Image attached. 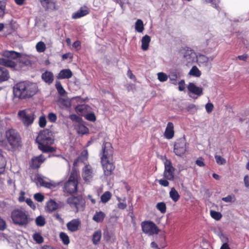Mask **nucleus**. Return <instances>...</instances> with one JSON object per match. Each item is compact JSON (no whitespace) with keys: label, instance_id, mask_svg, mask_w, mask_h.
Returning a JSON list of instances; mask_svg holds the SVG:
<instances>
[{"label":"nucleus","instance_id":"1","mask_svg":"<svg viewBox=\"0 0 249 249\" xmlns=\"http://www.w3.org/2000/svg\"><path fill=\"white\" fill-rule=\"evenodd\" d=\"M37 91L36 84L26 81L17 83L13 89L15 96L20 99L30 98L35 95Z\"/></svg>","mask_w":249,"mask_h":249},{"label":"nucleus","instance_id":"2","mask_svg":"<svg viewBox=\"0 0 249 249\" xmlns=\"http://www.w3.org/2000/svg\"><path fill=\"white\" fill-rule=\"evenodd\" d=\"M53 132L46 129L41 131L36 138L38 144V148L44 153H52L55 151L56 148L51 145L54 143V138Z\"/></svg>","mask_w":249,"mask_h":249},{"label":"nucleus","instance_id":"3","mask_svg":"<svg viewBox=\"0 0 249 249\" xmlns=\"http://www.w3.org/2000/svg\"><path fill=\"white\" fill-rule=\"evenodd\" d=\"M3 57L0 58V65L11 68H14L17 64L15 61L21 57V53L13 51H5L2 53Z\"/></svg>","mask_w":249,"mask_h":249},{"label":"nucleus","instance_id":"4","mask_svg":"<svg viewBox=\"0 0 249 249\" xmlns=\"http://www.w3.org/2000/svg\"><path fill=\"white\" fill-rule=\"evenodd\" d=\"M5 137L12 148L15 149L21 146V138L19 133L17 130L11 128L6 130Z\"/></svg>","mask_w":249,"mask_h":249},{"label":"nucleus","instance_id":"5","mask_svg":"<svg viewBox=\"0 0 249 249\" xmlns=\"http://www.w3.org/2000/svg\"><path fill=\"white\" fill-rule=\"evenodd\" d=\"M18 116L24 126L27 127L33 124L36 118L35 112L28 108L19 110L18 113Z\"/></svg>","mask_w":249,"mask_h":249},{"label":"nucleus","instance_id":"6","mask_svg":"<svg viewBox=\"0 0 249 249\" xmlns=\"http://www.w3.org/2000/svg\"><path fill=\"white\" fill-rule=\"evenodd\" d=\"M78 173L73 169L70 175L69 180L64 184V191L69 194H72L77 191L78 183Z\"/></svg>","mask_w":249,"mask_h":249},{"label":"nucleus","instance_id":"7","mask_svg":"<svg viewBox=\"0 0 249 249\" xmlns=\"http://www.w3.org/2000/svg\"><path fill=\"white\" fill-rule=\"evenodd\" d=\"M13 222L19 226H26L29 223V219L25 212L21 210H15L11 213Z\"/></svg>","mask_w":249,"mask_h":249},{"label":"nucleus","instance_id":"8","mask_svg":"<svg viewBox=\"0 0 249 249\" xmlns=\"http://www.w3.org/2000/svg\"><path fill=\"white\" fill-rule=\"evenodd\" d=\"M141 226L142 232L148 236L157 234L160 231V230L156 224L150 220H145L142 222L141 223Z\"/></svg>","mask_w":249,"mask_h":249},{"label":"nucleus","instance_id":"9","mask_svg":"<svg viewBox=\"0 0 249 249\" xmlns=\"http://www.w3.org/2000/svg\"><path fill=\"white\" fill-rule=\"evenodd\" d=\"M187 143L184 135L177 139L174 143V152L176 156H182L187 151Z\"/></svg>","mask_w":249,"mask_h":249},{"label":"nucleus","instance_id":"10","mask_svg":"<svg viewBox=\"0 0 249 249\" xmlns=\"http://www.w3.org/2000/svg\"><path fill=\"white\" fill-rule=\"evenodd\" d=\"M67 203L72 209L77 211H83L85 206V200L81 196H71L67 199Z\"/></svg>","mask_w":249,"mask_h":249},{"label":"nucleus","instance_id":"11","mask_svg":"<svg viewBox=\"0 0 249 249\" xmlns=\"http://www.w3.org/2000/svg\"><path fill=\"white\" fill-rule=\"evenodd\" d=\"M175 168L172 166L170 160L166 159L164 161V170L163 173V178L170 181L175 179Z\"/></svg>","mask_w":249,"mask_h":249},{"label":"nucleus","instance_id":"12","mask_svg":"<svg viewBox=\"0 0 249 249\" xmlns=\"http://www.w3.org/2000/svg\"><path fill=\"white\" fill-rule=\"evenodd\" d=\"M94 172L89 165H85L83 168L82 176L85 182H90L93 178Z\"/></svg>","mask_w":249,"mask_h":249},{"label":"nucleus","instance_id":"13","mask_svg":"<svg viewBox=\"0 0 249 249\" xmlns=\"http://www.w3.org/2000/svg\"><path fill=\"white\" fill-rule=\"evenodd\" d=\"M196 54L195 52L188 48L185 51L183 57L186 59L188 63H192L194 62L196 59Z\"/></svg>","mask_w":249,"mask_h":249},{"label":"nucleus","instance_id":"14","mask_svg":"<svg viewBox=\"0 0 249 249\" xmlns=\"http://www.w3.org/2000/svg\"><path fill=\"white\" fill-rule=\"evenodd\" d=\"M43 8L46 11L56 10V3L53 0H39Z\"/></svg>","mask_w":249,"mask_h":249},{"label":"nucleus","instance_id":"15","mask_svg":"<svg viewBox=\"0 0 249 249\" xmlns=\"http://www.w3.org/2000/svg\"><path fill=\"white\" fill-rule=\"evenodd\" d=\"M187 89L189 92L194 94L200 96L203 94V89L201 87H197L194 83H190Z\"/></svg>","mask_w":249,"mask_h":249},{"label":"nucleus","instance_id":"16","mask_svg":"<svg viewBox=\"0 0 249 249\" xmlns=\"http://www.w3.org/2000/svg\"><path fill=\"white\" fill-rule=\"evenodd\" d=\"M89 13V10L87 6L81 7L79 10L72 14V18H79L88 15Z\"/></svg>","mask_w":249,"mask_h":249},{"label":"nucleus","instance_id":"17","mask_svg":"<svg viewBox=\"0 0 249 249\" xmlns=\"http://www.w3.org/2000/svg\"><path fill=\"white\" fill-rule=\"evenodd\" d=\"M80 224L79 219H73L67 224V227L70 231L75 232L78 230Z\"/></svg>","mask_w":249,"mask_h":249},{"label":"nucleus","instance_id":"18","mask_svg":"<svg viewBox=\"0 0 249 249\" xmlns=\"http://www.w3.org/2000/svg\"><path fill=\"white\" fill-rule=\"evenodd\" d=\"M36 183H39L40 185L48 188H51L53 186L52 184L48 178L40 175L36 176Z\"/></svg>","mask_w":249,"mask_h":249},{"label":"nucleus","instance_id":"19","mask_svg":"<svg viewBox=\"0 0 249 249\" xmlns=\"http://www.w3.org/2000/svg\"><path fill=\"white\" fill-rule=\"evenodd\" d=\"M174 124L172 122H169L164 132V137L168 140L172 139L175 134Z\"/></svg>","mask_w":249,"mask_h":249},{"label":"nucleus","instance_id":"20","mask_svg":"<svg viewBox=\"0 0 249 249\" xmlns=\"http://www.w3.org/2000/svg\"><path fill=\"white\" fill-rule=\"evenodd\" d=\"M72 72L70 69H63L59 72L56 78L58 79H69L72 77Z\"/></svg>","mask_w":249,"mask_h":249},{"label":"nucleus","instance_id":"21","mask_svg":"<svg viewBox=\"0 0 249 249\" xmlns=\"http://www.w3.org/2000/svg\"><path fill=\"white\" fill-rule=\"evenodd\" d=\"M41 78L44 82L50 85L54 80V75L52 72L46 71L42 74Z\"/></svg>","mask_w":249,"mask_h":249},{"label":"nucleus","instance_id":"22","mask_svg":"<svg viewBox=\"0 0 249 249\" xmlns=\"http://www.w3.org/2000/svg\"><path fill=\"white\" fill-rule=\"evenodd\" d=\"M58 207V204L54 200L50 199L46 203L45 210L49 213H52L56 210Z\"/></svg>","mask_w":249,"mask_h":249},{"label":"nucleus","instance_id":"23","mask_svg":"<svg viewBox=\"0 0 249 249\" xmlns=\"http://www.w3.org/2000/svg\"><path fill=\"white\" fill-rule=\"evenodd\" d=\"M43 158V157H34L31 160V166L35 168H38L45 160Z\"/></svg>","mask_w":249,"mask_h":249},{"label":"nucleus","instance_id":"24","mask_svg":"<svg viewBox=\"0 0 249 249\" xmlns=\"http://www.w3.org/2000/svg\"><path fill=\"white\" fill-rule=\"evenodd\" d=\"M9 77L8 71L5 68L0 67V83L8 80Z\"/></svg>","mask_w":249,"mask_h":249},{"label":"nucleus","instance_id":"25","mask_svg":"<svg viewBox=\"0 0 249 249\" xmlns=\"http://www.w3.org/2000/svg\"><path fill=\"white\" fill-rule=\"evenodd\" d=\"M151 38L148 35H145L142 39L141 48L143 51H147L148 49Z\"/></svg>","mask_w":249,"mask_h":249},{"label":"nucleus","instance_id":"26","mask_svg":"<svg viewBox=\"0 0 249 249\" xmlns=\"http://www.w3.org/2000/svg\"><path fill=\"white\" fill-rule=\"evenodd\" d=\"M108 158V157H102L101 158L102 165L104 171V173L106 176H108L109 174V170L108 169L109 160Z\"/></svg>","mask_w":249,"mask_h":249},{"label":"nucleus","instance_id":"27","mask_svg":"<svg viewBox=\"0 0 249 249\" xmlns=\"http://www.w3.org/2000/svg\"><path fill=\"white\" fill-rule=\"evenodd\" d=\"M196 58L198 63L206 65L210 60L211 61L213 60V57L209 58L204 54H199L197 55Z\"/></svg>","mask_w":249,"mask_h":249},{"label":"nucleus","instance_id":"28","mask_svg":"<svg viewBox=\"0 0 249 249\" xmlns=\"http://www.w3.org/2000/svg\"><path fill=\"white\" fill-rule=\"evenodd\" d=\"M101 231L100 230L96 231L92 235V241L94 245H97L101 240Z\"/></svg>","mask_w":249,"mask_h":249},{"label":"nucleus","instance_id":"29","mask_svg":"<svg viewBox=\"0 0 249 249\" xmlns=\"http://www.w3.org/2000/svg\"><path fill=\"white\" fill-rule=\"evenodd\" d=\"M169 196L173 201L175 202L178 201L180 197L178 193L174 188L171 189L169 192Z\"/></svg>","mask_w":249,"mask_h":249},{"label":"nucleus","instance_id":"30","mask_svg":"<svg viewBox=\"0 0 249 249\" xmlns=\"http://www.w3.org/2000/svg\"><path fill=\"white\" fill-rule=\"evenodd\" d=\"M189 74L195 77H200L201 72L196 66H194L190 70Z\"/></svg>","mask_w":249,"mask_h":249},{"label":"nucleus","instance_id":"31","mask_svg":"<svg viewBox=\"0 0 249 249\" xmlns=\"http://www.w3.org/2000/svg\"><path fill=\"white\" fill-rule=\"evenodd\" d=\"M105 214L102 212H96L93 217V220L97 222L102 221L105 217Z\"/></svg>","mask_w":249,"mask_h":249},{"label":"nucleus","instance_id":"32","mask_svg":"<svg viewBox=\"0 0 249 249\" xmlns=\"http://www.w3.org/2000/svg\"><path fill=\"white\" fill-rule=\"evenodd\" d=\"M135 30L139 33H142L144 30V26L142 20L139 19L135 23Z\"/></svg>","mask_w":249,"mask_h":249},{"label":"nucleus","instance_id":"33","mask_svg":"<svg viewBox=\"0 0 249 249\" xmlns=\"http://www.w3.org/2000/svg\"><path fill=\"white\" fill-rule=\"evenodd\" d=\"M55 86L59 94L61 96H63L66 93V91L63 88L61 82L59 81H57L56 82Z\"/></svg>","mask_w":249,"mask_h":249},{"label":"nucleus","instance_id":"34","mask_svg":"<svg viewBox=\"0 0 249 249\" xmlns=\"http://www.w3.org/2000/svg\"><path fill=\"white\" fill-rule=\"evenodd\" d=\"M36 51L39 53H43L46 49V45L43 41H39L36 44Z\"/></svg>","mask_w":249,"mask_h":249},{"label":"nucleus","instance_id":"35","mask_svg":"<svg viewBox=\"0 0 249 249\" xmlns=\"http://www.w3.org/2000/svg\"><path fill=\"white\" fill-rule=\"evenodd\" d=\"M77 131L78 134L84 135L88 133L89 129L85 125L80 124L78 126Z\"/></svg>","mask_w":249,"mask_h":249},{"label":"nucleus","instance_id":"36","mask_svg":"<svg viewBox=\"0 0 249 249\" xmlns=\"http://www.w3.org/2000/svg\"><path fill=\"white\" fill-rule=\"evenodd\" d=\"M156 208L162 213H164L166 211V204L163 202L158 203L156 205Z\"/></svg>","mask_w":249,"mask_h":249},{"label":"nucleus","instance_id":"37","mask_svg":"<svg viewBox=\"0 0 249 249\" xmlns=\"http://www.w3.org/2000/svg\"><path fill=\"white\" fill-rule=\"evenodd\" d=\"M59 237L65 245H68L70 243V239L68 235L64 232L60 233Z\"/></svg>","mask_w":249,"mask_h":249},{"label":"nucleus","instance_id":"38","mask_svg":"<svg viewBox=\"0 0 249 249\" xmlns=\"http://www.w3.org/2000/svg\"><path fill=\"white\" fill-rule=\"evenodd\" d=\"M169 79L172 82V84L174 85H177V80L178 77V74L175 71L172 72L170 73Z\"/></svg>","mask_w":249,"mask_h":249},{"label":"nucleus","instance_id":"39","mask_svg":"<svg viewBox=\"0 0 249 249\" xmlns=\"http://www.w3.org/2000/svg\"><path fill=\"white\" fill-rule=\"evenodd\" d=\"M210 214L212 217L216 220H220L222 217V214L220 213L213 210L210 211Z\"/></svg>","mask_w":249,"mask_h":249},{"label":"nucleus","instance_id":"40","mask_svg":"<svg viewBox=\"0 0 249 249\" xmlns=\"http://www.w3.org/2000/svg\"><path fill=\"white\" fill-rule=\"evenodd\" d=\"M36 223L38 226H43L45 224V218L42 216H37L36 219Z\"/></svg>","mask_w":249,"mask_h":249},{"label":"nucleus","instance_id":"41","mask_svg":"<svg viewBox=\"0 0 249 249\" xmlns=\"http://www.w3.org/2000/svg\"><path fill=\"white\" fill-rule=\"evenodd\" d=\"M85 118L86 120L91 122H95L96 120V117L93 112L87 113L85 115Z\"/></svg>","mask_w":249,"mask_h":249},{"label":"nucleus","instance_id":"42","mask_svg":"<svg viewBox=\"0 0 249 249\" xmlns=\"http://www.w3.org/2000/svg\"><path fill=\"white\" fill-rule=\"evenodd\" d=\"M33 238L38 244L42 243L43 242V238L39 233H35L33 235Z\"/></svg>","mask_w":249,"mask_h":249},{"label":"nucleus","instance_id":"43","mask_svg":"<svg viewBox=\"0 0 249 249\" xmlns=\"http://www.w3.org/2000/svg\"><path fill=\"white\" fill-rule=\"evenodd\" d=\"M6 2L0 0V17L4 15L6 8Z\"/></svg>","mask_w":249,"mask_h":249},{"label":"nucleus","instance_id":"44","mask_svg":"<svg viewBox=\"0 0 249 249\" xmlns=\"http://www.w3.org/2000/svg\"><path fill=\"white\" fill-rule=\"evenodd\" d=\"M158 78L160 81L165 82L168 79L167 74L163 72H159L158 74Z\"/></svg>","mask_w":249,"mask_h":249},{"label":"nucleus","instance_id":"45","mask_svg":"<svg viewBox=\"0 0 249 249\" xmlns=\"http://www.w3.org/2000/svg\"><path fill=\"white\" fill-rule=\"evenodd\" d=\"M46 125V119L45 116H41L39 119V125L40 127H44Z\"/></svg>","mask_w":249,"mask_h":249},{"label":"nucleus","instance_id":"46","mask_svg":"<svg viewBox=\"0 0 249 249\" xmlns=\"http://www.w3.org/2000/svg\"><path fill=\"white\" fill-rule=\"evenodd\" d=\"M48 119L50 122L55 123L57 120V116L55 113L51 112L48 115Z\"/></svg>","mask_w":249,"mask_h":249},{"label":"nucleus","instance_id":"47","mask_svg":"<svg viewBox=\"0 0 249 249\" xmlns=\"http://www.w3.org/2000/svg\"><path fill=\"white\" fill-rule=\"evenodd\" d=\"M119 203L118 204V207L120 209H124L127 207V204L125 202V198L123 199V202H121V199L118 198Z\"/></svg>","mask_w":249,"mask_h":249},{"label":"nucleus","instance_id":"48","mask_svg":"<svg viewBox=\"0 0 249 249\" xmlns=\"http://www.w3.org/2000/svg\"><path fill=\"white\" fill-rule=\"evenodd\" d=\"M150 246L153 249H160L164 248L166 245H158L157 243L152 242L150 244Z\"/></svg>","mask_w":249,"mask_h":249},{"label":"nucleus","instance_id":"49","mask_svg":"<svg viewBox=\"0 0 249 249\" xmlns=\"http://www.w3.org/2000/svg\"><path fill=\"white\" fill-rule=\"evenodd\" d=\"M222 200L226 202H234L235 198L234 196L229 195L226 197H223Z\"/></svg>","mask_w":249,"mask_h":249},{"label":"nucleus","instance_id":"50","mask_svg":"<svg viewBox=\"0 0 249 249\" xmlns=\"http://www.w3.org/2000/svg\"><path fill=\"white\" fill-rule=\"evenodd\" d=\"M109 200V192H106L101 197V200L103 203H106Z\"/></svg>","mask_w":249,"mask_h":249},{"label":"nucleus","instance_id":"51","mask_svg":"<svg viewBox=\"0 0 249 249\" xmlns=\"http://www.w3.org/2000/svg\"><path fill=\"white\" fill-rule=\"evenodd\" d=\"M168 180V179H165L164 178H163L158 180V182L161 186L164 187H168L169 185Z\"/></svg>","mask_w":249,"mask_h":249},{"label":"nucleus","instance_id":"52","mask_svg":"<svg viewBox=\"0 0 249 249\" xmlns=\"http://www.w3.org/2000/svg\"><path fill=\"white\" fill-rule=\"evenodd\" d=\"M86 106L85 105H82L78 106L76 108V110L77 113H80L81 115H83L84 111L86 110Z\"/></svg>","mask_w":249,"mask_h":249},{"label":"nucleus","instance_id":"53","mask_svg":"<svg viewBox=\"0 0 249 249\" xmlns=\"http://www.w3.org/2000/svg\"><path fill=\"white\" fill-rule=\"evenodd\" d=\"M215 157V160L217 162V163L219 165H222L224 164L226 160L223 158V157Z\"/></svg>","mask_w":249,"mask_h":249},{"label":"nucleus","instance_id":"54","mask_svg":"<svg viewBox=\"0 0 249 249\" xmlns=\"http://www.w3.org/2000/svg\"><path fill=\"white\" fill-rule=\"evenodd\" d=\"M34 198L38 202H42L44 199V196L40 193H36L34 195Z\"/></svg>","mask_w":249,"mask_h":249},{"label":"nucleus","instance_id":"55","mask_svg":"<svg viewBox=\"0 0 249 249\" xmlns=\"http://www.w3.org/2000/svg\"><path fill=\"white\" fill-rule=\"evenodd\" d=\"M213 105L211 103H208L205 106V108L207 113H210L212 112L213 109Z\"/></svg>","mask_w":249,"mask_h":249},{"label":"nucleus","instance_id":"56","mask_svg":"<svg viewBox=\"0 0 249 249\" xmlns=\"http://www.w3.org/2000/svg\"><path fill=\"white\" fill-rule=\"evenodd\" d=\"M185 89V83L184 80H181L178 83V89L179 91H183Z\"/></svg>","mask_w":249,"mask_h":249},{"label":"nucleus","instance_id":"57","mask_svg":"<svg viewBox=\"0 0 249 249\" xmlns=\"http://www.w3.org/2000/svg\"><path fill=\"white\" fill-rule=\"evenodd\" d=\"M205 1L208 3H211L215 8H217L218 4L219 2L218 0H205Z\"/></svg>","mask_w":249,"mask_h":249},{"label":"nucleus","instance_id":"58","mask_svg":"<svg viewBox=\"0 0 249 249\" xmlns=\"http://www.w3.org/2000/svg\"><path fill=\"white\" fill-rule=\"evenodd\" d=\"M26 202L27 204L32 209H35L36 206L34 204L33 201L30 198H27L26 199Z\"/></svg>","mask_w":249,"mask_h":249},{"label":"nucleus","instance_id":"59","mask_svg":"<svg viewBox=\"0 0 249 249\" xmlns=\"http://www.w3.org/2000/svg\"><path fill=\"white\" fill-rule=\"evenodd\" d=\"M117 3H119L120 6L123 8V5L125 3H127L128 2V0H113Z\"/></svg>","mask_w":249,"mask_h":249},{"label":"nucleus","instance_id":"60","mask_svg":"<svg viewBox=\"0 0 249 249\" xmlns=\"http://www.w3.org/2000/svg\"><path fill=\"white\" fill-rule=\"evenodd\" d=\"M69 118L72 121L79 122V117L75 114L70 115Z\"/></svg>","mask_w":249,"mask_h":249},{"label":"nucleus","instance_id":"61","mask_svg":"<svg viewBox=\"0 0 249 249\" xmlns=\"http://www.w3.org/2000/svg\"><path fill=\"white\" fill-rule=\"evenodd\" d=\"M6 162L3 157H0V169H2L5 167Z\"/></svg>","mask_w":249,"mask_h":249},{"label":"nucleus","instance_id":"62","mask_svg":"<svg viewBox=\"0 0 249 249\" xmlns=\"http://www.w3.org/2000/svg\"><path fill=\"white\" fill-rule=\"evenodd\" d=\"M6 228L5 222L0 217V230H3Z\"/></svg>","mask_w":249,"mask_h":249},{"label":"nucleus","instance_id":"63","mask_svg":"<svg viewBox=\"0 0 249 249\" xmlns=\"http://www.w3.org/2000/svg\"><path fill=\"white\" fill-rule=\"evenodd\" d=\"M72 46L73 48L79 50L81 48V42L78 40L75 41L73 43Z\"/></svg>","mask_w":249,"mask_h":249},{"label":"nucleus","instance_id":"64","mask_svg":"<svg viewBox=\"0 0 249 249\" xmlns=\"http://www.w3.org/2000/svg\"><path fill=\"white\" fill-rule=\"evenodd\" d=\"M244 182L246 187H249V177L248 175L245 176L244 178Z\"/></svg>","mask_w":249,"mask_h":249}]
</instances>
